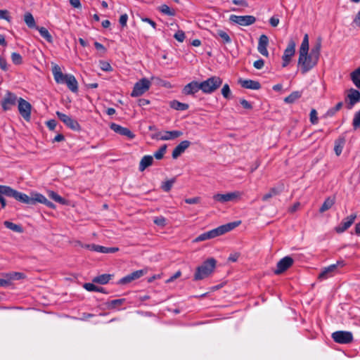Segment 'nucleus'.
<instances>
[{"instance_id":"8","label":"nucleus","mask_w":360,"mask_h":360,"mask_svg":"<svg viewBox=\"0 0 360 360\" xmlns=\"http://www.w3.org/2000/svg\"><path fill=\"white\" fill-rule=\"evenodd\" d=\"M242 193L240 191H233L227 193H217L213 195L215 201L224 203L230 201H236L240 198Z\"/></svg>"},{"instance_id":"22","label":"nucleus","mask_w":360,"mask_h":360,"mask_svg":"<svg viewBox=\"0 0 360 360\" xmlns=\"http://www.w3.org/2000/svg\"><path fill=\"white\" fill-rule=\"evenodd\" d=\"M356 215L355 214H352L345 218L340 224V225L336 227V231L338 233H342L346 231L348 228H349L352 224L354 223Z\"/></svg>"},{"instance_id":"39","label":"nucleus","mask_w":360,"mask_h":360,"mask_svg":"<svg viewBox=\"0 0 360 360\" xmlns=\"http://www.w3.org/2000/svg\"><path fill=\"white\" fill-rule=\"evenodd\" d=\"M351 79L354 84L360 89V67L351 73Z\"/></svg>"},{"instance_id":"47","label":"nucleus","mask_w":360,"mask_h":360,"mask_svg":"<svg viewBox=\"0 0 360 360\" xmlns=\"http://www.w3.org/2000/svg\"><path fill=\"white\" fill-rule=\"evenodd\" d=\"M342 107V102L338 103L335 107L330 108L326 113V116L332 117Z\"/></svg>"},{"instance_id":"38","label":"nucleus","mask_w":360,"mask_h":360,"mask_svg":"<svg viewBox=\"0 0 360 360\" xmlns=\"http://www.w3.org/2000/svg\"><path fill=\"white\" fill-rule=\"evenodd\" d=\"M4 195L8 197V191L7 186L0 185V202L1 205V208H4L6 205V202Z\"/></svg>"},{"instance_id":"63","label":"nucleus","mask_w":360,"mask_h":360,"mask_svg":"<svg viewBox=\"0 0 360 360\" xmlns=\"http://www.w3.org/2000/svg\"><path fill=\"white\" fill-rule=\"evenodd\" d=\"M240 103L245 109H251L252 108V105L245 99H241Z\"/></svg>"},{"instance_id":"30","label":"nucleus","mask_w":360,"mask_h":360,"mask_svg":"<svg viewBox=\"0 0 360 360\" xmlns=\"http://www.w3.org/2000/svg\"><path fill=\"white\" fill-rule=\"evenodd\" d=\"M34 200H35V203L40 202L44 205H46L47 207H49L50 208H53V209L55 208V205L53 202L48 200L46 199V198L44 195H43L42 194L35 193H34Z\"/></svg>"},{"instance_id":"52","label":"nucleus","mask_w":360,"mask_h":360,"mask_svg":"<svg viewBox=\"0 0 360 360\" xmlns=\"http://www.w3.org/2000/svg\"><path fill=\"white\" fill-rule=\"evenodd\" d=\"M352 125L354 129L360 127V110L355 113Z\"/></svg>"},{"instance_id":"42","label":"nucleus","mask_w":360,"mask_h":360,"mask_svg":"<svg viewBox=\"0 0 360 360\" xmlns=\"http://www.w3.org/2000/svg\"><path fill=\"white\" fill-rule=\"evenodd\" d=\"M302 96L300 91H293L288 96L284 98V101L287 103H293L295 101L300 98Z\"/></svg>"},{"instance_id":"20","label":"nucleus","mask_w":360,"mask_h":360,"mask_svg":"<svg viewBox=\"0 0 360 360\" xmlns=\"http://www.w3.org/2000/svg\"><path fill=\"white\" fill-rule=\"evenodd\" d=\"M91 251L101 252V253H114L118 251L117 248H107L96 244H88L83 246Z\"/></svg>"},{"instance_id":"18","label":"nucleus","mask_w":360,"mask_h":360,"mask_svg":"<svg viewBox=\"0 0 360 360\" xmlns=\"http://www.w3.org/2000/svg\"><path fill=\"white\" fill-rule=\"evenodd\" d=\"M294 260L289 256L284 257L278 261L276 265V269L274 270L275 274H281L289 269L293 264Z\"/></svg>"},{"instance_id":"19","label":"nucleus","mask_w":360,"mask_h":360,"mask_svg":"<svg viewBox=\"0 0 360 360\" xmlns=\"http://www.w3.org/2000/svg\"><path fill=\"white\" fill-rule=\"evenodd\" d=\"M110 128L115 133L127 136L129 139H133L135 137V134L128 128L123 127L117 124L112 123L110 125Z\"/></svg>"},{"instance_id":"11","label":"nucleus","mask_w":360,"mask_h":360,"mask_svg":"<svg viewBox=\"0 0 360 360\" xmlns=\"http://www.w3.org/2000/svg\"><path fill=\"white\" fill-rule=\"evenodd\" d=\"M240 224V221H236L233 222L228 223L226 224H224L218 226L216 229L210 230L212 234L213 238L219 236H221L231 230L234 229L237 226Z\"/></svg>"},{"instance_id":"41","label":"nucleus","mask_w":360,"mask_h":360,"mask_svg":"<svg viewBox=\"0 0 360 360\" xmlns=\"http://www.w3.org/2000/svg\"><path fill=\"white\" fill-rule=\"evenodd\" d=\"M36 29L39 31L41 36L43 38H44L47 41H49V42L53 41V38L46 28H45L44 27H36Z\"/></svg>"},{"instance_id":"16","label":"nucleus","mask_w":360,"mask_h":360,"mask_svg":"<svg viewBox=\"0 0 360 360\" xmlns=\"http://www.w3.org/2000/svg\"><path fill=\"white\" fill-rule=\"evenodd\" d=\"M18 111L20 115L26 120L29 121L31 117V104L25 99L20 98L18 99Z\"/></svg>"},{"instance_id":"58","label":"nucleus","mask_w":360,"mask_h":360,"mask_svg":"<svg viewBox=\"0 0 360 360\" xmlns=\"http://www.w3.org/2000/svg\"><path fill=\"white\" fill-rule=\"evenodd\" d=\"M174 37L179 42H183L185 39V34L183 31L179 30L175 33Z\"/></svg>"},{"instance_id":"56","label":"nucleus","mask_w":360,"mask_h":360,"mask_svg":"<svg viewBox=\"0 0 360 360\" xmlns=\"http://www.w3.org/2000/svg\"><path fill=\"white\" fill-rule=\"evenodd\" d=\"M310 122L311 124H315L318 122L317 112L315 109H311L310 112Z\"/></svg>"},{"instance_id":"55","label":"nucleus","mask_w":360,"mask_h":360,"mask_svg":"<svg viewBox=\"0 0 360 360\" xmlns=\"http://www.w3.org/2000/svg\"><path fill=\"white\" fill-rule=\"evenodd\" d=\"M124 302V299L113 300L109 302L108 307L110 308H116L117 306L122 304Z\"/></svg>"},{"instance_id":"13","label":"nucleus","mask_w":360,"mask_h":360,"mask_svg":"<svg viewBox=\"0 0 360 360\" xmlns=\"http://www.w3.org/2000/svg\"><path fill=\"white\" fill-rule=\"evenodd\" d=\"M231 22L240 26H249L256 22V18L253 15H231L229 17Z\"/></svg>"},{"instance_id":"35","label":"nucleus","mask_w":360,"mask_h":360,"mask_svg":"<svg viewBox=\"0 0 360 360\" xmlns=\"http://www.w3.org/2000/svg\"><path fill=\"white\" fill-rule=\"evenodd\" d=\"M24 21L29 28L37 27V26L36 25L35 20L32 14L30 12H27L25 14Z\"/></svg>"},{"instance_id":"49","label":"nucleus","mask_w":360,"mask_h":360,"mask_svg":"<svg viewBox=\"0 0 360 360\" xmlns=\"http://www.w3.org/2000/svg\"><path fill=\"white\" fill-rule=\"evenodd\" d=\"M222 96L226 98L230 99L231 98V91L228 84H225L221 89Z\"/></svg>"},{"instance_id":"23","label":"nucleus","mask_w":360,"mask_h":360,"mask_svg":"<svg viewBox=\"0 0 360 360\" xmlns=\"http://www.w3.org/2000/svg\"><path fill=\"white\" fill-rule=\"evenodd\" d=\"M145 272L143 270L135 271L126 276L121 278L119 281L120 284H127L136 279H138L144 275Z\"/></svg>"},{"instance_id":"54","label":"nucleus","mask_w":360,"mask_h":360,"mask_svg":"<svg viewBox=\"0 0 360 360\" xmlns=\"http://www.w3.org/2000/svg\"><path fill=\"white\" fill-rule=\"evenodd\" d=\"M153 222L158 226L164 227L166 225V219L162 216L157 217Z\"/></svg>"},{"instance_id":"24","label":"nucleus","mask_w":360,"mask_h":360,"mask_svg":"<svg viewBox=\"0 0 360 360\" xmlns=\"http://www.w3.org/2000/svg\"><path fill=\"white\" fill-rule=\"evenodd\" d=\"M191 145V142L189 141H182L178 144L172 152V158L174 159H176L179 157Z\"/></svg>"},{"instance_id":"32","label":"nucleus","mask_w":360,"mask_h":360,"mask_svg":"<svg viewBox=\"0 0 360 360\" xmlns=\"http://www.w3.org/2000/svg\"><path fill=\"white\" fill-rule=\"evenodd\" d=\"M335 197H328L327 198L324 202L323 203L322 206L319 209V212L321 213H323L324 212L330 209L333 205L335 204Z\"/></svg>"},{"instance_id":"33","label":"nucleus","mask_w":360,"mask_h":360,"mask_svg":"<svg viewBox=\"0 0 360 360\" xmlns=\"http://www.w3.org/2000/svg\"><path fill=\"white\" fill-rule=\"evenodd\" d=\"M345 143V139L344 137H340L335 141L334 150L335 154L339 156L342 151Z\"/></svg>"},{"instance_id":"21","label":"nucleus","mask_w":360,"mask_h":360,"mask_svg":"<svg viewBox=\"0 0 360 360\" xmlns=\"http://www.w3.org/2000/svg\"><path fill=\"white\" fill-rule=\"evenodd\" d=\"M269 44V38L265 34H262L259 37L258 41L257 50L264 56H268L269 52L267 50V46Z\"/></svg>"},{"instance_id":"59","label":"nucleus","mask_w":360,"mask_h":360,"mask_svg":"<svg viewBox=\"0 0 360 360\" xmlns=\"http://www.w3.org/2000/svg\"><path fill=\"white\" fill-rule=\"evenodd\" d=\"M0 68L4 71H6L8 70L7 62L2 56H0Z\"/></svg>"},{"instance_id":"3","label":"nucleus","mask_w":360,"mask_h":360,"mask_svg":"<svg viewBox=\"0 0 360 360\" xmlns=\"http://www.w3.org/2000/svg\"><path fill=\"white\" fill-rule=\"evenodd\" d=\"M216 263L217 262L214 258H210L205 261L201 265L196 268L193 280L200 281L210 276L216 267Z\"/></svg>"},{"instance_id":"64","label":"nucleus","mask_w":360,"mask_h":360,"mask_svg":"<svg viewBox=\"0 0 360 360\" xmlns=\"http://www.w3.org/2000/svg\"><path fill=\"white\" fill-rule=\"evenodd\" d=\"M269 23L272 27H276L279 24V19L276 17H271L269 20Z\"/></svg>"},{"instance_id":"57","label":"nucleus","mask_w":360,"mask_h":360,"mask_svg":"<svg viewBox=\"0 0 360 360\" xmlns=\"http://www.w3.org/2000/svg\"><path fill=\"white\" fill-rule=\"evenodd\" d=\"M0 18L4 19L8 22H11V16L9 15V13L7 10H0Z\"/></svg>"},{"instance_id":"12","label":"nucleus","mask_w":360,"mask_h":360,"mask_svg":"<svg viewBox=\"0 0 360 360\" xmlns=\"http://www.w3.org/2000/svg\"><path fill=\"white\" fill-rule=\"evenodd\" d=\"M333 340L339 344H348L352 342L353 335L351 332L339 330L332 333Z\"/></svg>"},{"instance_id":"60","label":"nucleus","mask_w":360,"mask_h":360,"mask_svg":"<svg viewBox=\"0 0 360 360\" xmlns=\"http://www.w3.org/2000/svg\"><path fill=\"white\" fill-rule=\"evenodd\" d=\"M127 20L128 15L125 13L120 16L119 22L122 27H125L127 25Z\"/></svg>"},{"instance_id":"45","label":"nucleus","mask_w":360,"mask_h":360,"mask_svg":"<svg viewBox=\"0 0 360 360\" xmlns=\"http://www.w3.org/2000/svg\"><path fill=\"white\" fill-rule=\"evenodd\" d=\"M7 280H9V285L13 280H20L23 278V274L19 272H11L6 275Z\"/></svg>"},{"instance_id":"17","label":"nucleus","mask_w":360,"mask_h":360,"mask_svg":"<svg viewBox=\"0 0 360 360\" xmlns=\"http://www.w3.org/2000/svg\"><path fill=\"white\" fill-rule=\"evenodd\" d=\"M360 101V92L354 89H350L348 91L347 95L345 98L347 108L350 110L353 106Z\"/></svg>"},{"instance_id":"62","label":"nucleus","mask_w":360,"mask_h":360,"mask_svg":"<svg viewBox=\"0 0 360 360\" xmlns=\"http://www.w3.org/2000/svg\"><path fill=\"white\" fill-rule=\"evenodd\" d=\"M56 124H57V122L55 120H51L46 122L47 127L51 130H54L56 127Z\"/></svg>"},{"instance_id":"27","label":"nucleus","mask_w":360,"mask_h":360,"mask_svg":"<svg viewBox=\"0 0 360 360\" xmlns=\"http://www.w3.org/2000/svg\"><path fill=\"white\" fill-rule=\"evenodd\" d=\"M183 133L181 131H166L160 134V139L163 141L172 140L182 136Z\"/></svg>"},{"instance_id":"36","label":"nucleus","mask_w":360,"mask_h":360,"mask_svg":"<svg viewBox=\"0 0 360 360\" xmlns=\"http://www.w3.org/2000/svg\"><path fill=\"white\" fill-rule=\"evenodd\" d=\"M169 106L176 110L184 111L188 108V105L186 103H181L178 101H172L169 103Z\"/></svg>"},{"instance_id":"9","label":"nucleus","mask_w":360,"mask_h":360,"mask_svg":"<svg viewBox=\"0 0 360 360\" xmlns=\"http://www.w3.org/2000/svg\"><path fill=\"white\" fill-rule=\"evenodd\" d=\"M56 115L58 119L64 123L68 128L79 131L81 130V127L78 122L74 119H72L69 115L60 112L59 111L56 112Z\"/></svg>"},{"instance_id":"28","label":"nucleus","mask_w":360,"mask_h":360,"mask_svg":"<svg viewBox=\"0 0 360 360\" xmlns=\"http://www.w3.org/2000/svg\"><path fill=\"white\" fill-rule=\"evenodd\" d=\"M284 189V186L283 184L279 185L276 187L271 188L269 191L264 195L262 197L263 201H267L271 198L279 195Z\"/></svg>"},{"instance_id":"46","label":"nucleus","mask_w":360,"mask_h":360,"mask_svg":"<svg viewBox=\"0 0 360 360\" xmlns=\"http://www.w3.org/2000/svg\"><path fill=\"white\" fill-rule=\"evenodd\" d=\"M175 181H176V178H172L169 180H167L165 182L162 183L161 188L165 192H168L171 190V188L173 186V184L175 183Z\"/></svg>"},{"instance_id":"34","label":"nucleus","mask_w":360,"mask_h":360,"mask_svg":"<svg viewBox=\"0 0 360 360\" xmlns=\"http://www.w3.org/2000/svg\"><path fill=\"white\" fill-rule=\"evenodd\" d=\"M47 194L50 198L61 205L68 204V201L65 198H62L60 195L53 191H48Z\"/></svg>"},{"instance_id":"7","label":"nucleus","mask_w":360,"mask_h":360,"mask_svg":"<svg viewBox=\"0 0 360 360\" xmlns=\"http://www.w3.org/2000/svg\"><path fill=\"white\" fill-rule=\"evenodd\" d=\"M151 85V82L146 78H143L137 82L131 93L132 97H138L147 91Z\"/></svg>"},{"instance_id":"26","label":"nucleus","mask_w":360,"mask_h":360,"mask_svg":"<svg viewBox=\"0 0 360 360\" xmlns=\"http://www.w3.org/2000/svg\"><path fill=\"white\" fill-rule=\"evenodd\" d=\"M238 82L242 87L249 89L258 90L261 88V84L259 82L252 79H239Z\"/></svg>"},{"instance_id":"29","label":"nucleus","mask_w":360,"mask_h":360,"mask_svg":"<svg viewBox=\"0 0 360 360\" xmlns=\"http://www.w3.org/2000/svg\"><path fill=\"white\" fill-rule=\"evenodd\" d=\"M153 162V157L151 155L143 156L139 163V170L141 172L144 171L147 167L152 165Z\"/></svg>"},{"instance_id":"6","label":"nucleus","mask_w":360,"mask_h":360,"mask_svg":"<svg viewBox=\"0 0 360 360\" xmlns=\"http://www.w3.org/2000/svg\"><path fill=\"white\" fill-rule=\"evenodd\" d=\"M345 264L342 261H338L336 264L323 268L319 274L318 279L323 281L333 277L338 272V267L343 266Z\"/></svg>"},{"instance_id":"43","label":"nucleus","mask_w":360,"mask_h":360,"mask_svg":"<svg viewBox=\"0 0 360 360\" xmlns=\"http://www.w3.org/2000/svg\"><path fill=\"white\" fill-rule=\"evenodd\" d=\"M4 224L7 229H9L15 232H17V233L22 232V229L20 225L15 224L13 222L8 221H5L4 222Z\"/></svg>"},{"instance_id":"44","label":"nucleus","mask_w":360,"mask_h":360,"mask_svg":"<svg viewBox=\"0 0 360 360\" xmlns=\"http://www.w3.org/2000/svg\"><path fill=\"white\" fill-rule=\"evenodd\" d=\"M159 11L165 15L168 16H174L175 11L171 9L167 5L162 4L159 7Z\"/></svg>"},{"instance_id":"10","label":"nucleus","mask_w":360,"mask_h":360,"mask_svg":"<svg viewBox=\"0 0 360 360\" xmlns=\"http://www.w3.org/2000/svg\"><path fill=\"white\" fill-rule=\"evenodd\" d=\"M240 224V221H236L233 222L228 223L226 224H224L218 226L216 229L210 230L212 234L213 238L219 236H221L231 230L234 229L237 226Z\"/></svg>"},{"instance_id":"2","label":"nucleus","mask_w":360,"mask_h":360,"mask_svg":"<svg viewBox=\"0 0 360 360\" xmlns=\"http://www.w3.org/2000/svg\"><path fill=\"white\" fill-rule=\"evenodd\" d=\"M52 73L56 83L66 84L71 91L74 93L77 92L78 82L74 75L69 74L64 75L60 66L56 64L52 67Z\"/></svg>"},{"instance_id":"14","label":"nucleus","mask_w":360,"mask_h":360,"mask_svg":"<svg viewBox=\"0 0 360 360\" xmlns=\"http://www.w3.org/2000/svg\"><path fill=\"white\" fill-rule=\"evenodd\" d=\"M295 46H296V43L295 42V41L293 39H290L288 41V46H287L286 49L284 50V53L282 56V60H283L282 66L283 68L288 65V64L290 63V62L291 60L292 57L295 55Z\"/></svg>"},{"instance_id":"53","label":"nucleus","mask_w":360,"mask_h":360,"mask_svg":"<svg viewBox=\"0 0 360 360\" xmlns=\"http://www.w3.org/2000/svg\"><path fill=\"white\" fill-rule=\"evenodd\" d=\"M12 62L15 65H20L22 62V56L18 53H13L11 54Z\"/></svg>"},{"instance_id":"15","label":"nucleus","mask_w":360,"mask_h":360,"mask_svg":"<svg viewBox=\"0 0 360 360\" xmlns=\"http://www.w3.org/2000/svg\"><path fill=\"white\" fill-rule=\"evenodd\" d=\"M18 99L15 94L11 91H6L4 97L1 101V105L4 111L9 110L13 106L15 105Z\"/></svg>"},{"instance_id":"37","label":"nucleus","mask_w":360,"mask_h":360,"mask_svg":"<svg viewBox=\"0 0 360 360\" xmlns=\"http://www.w3.org/2000/svg\"><path fill=\"white\" fill-rule=\"evenodd\" d=\"M309 51V36L305 34L299 49V55H303Z\"/></svg>"},{"instance_id":"51","label":"nucleus","mask_w":360,"mask_h":360,"mask_svg":"<svg viewBox=\"0 0 360 360\" xmlns=\"http://www.w3.org/2000/svg\"><path fill=\"white\" fill-rule=\"evenodd\" d=\"M99 66L102 70L105 71V72H111L112 70V68L110 64L107 61L100 60Z\"/></svg>"},{"instance_id":"40","label":"nucleus","mask_w":360,"mask_h":360,"mask_svg":"<svg viewBox=\"0 0 360 360\" xmlns=\"http://www.w3.org/2000/svg\"><path fill=\"white\" fill-rule=\"evenodd\" d=\"M83 286L87 291L89 292H100L105 293V291L103 288L96 286V285L91 283H84Z\"/></svg>"},{"instance_id":"61","label":"nucleus","mask_w":360,"mask_h":360,"mask_svg":"<svg viewBox=\"0 0 360 360\" xmlns=\"http://www.w3.org/2000/svg\"><path fill=\"white\" fill-rule=\"evenodd\" d=\"M264 62L262 59H259V60L255 61L254 64H253L254 67L258 70L262 69L264 67Z\"/></svg>"},{"instance_id":"4","label":"nucleus","mask_w":360,"mask_h":360,"mask_svg":"<svg viewBox=\"0 0 360 360\" xmlns=\"http://www.w3.org/2000/svg\"><path fill=\"white\" fill-rule=\"evenodd\" d=\"M222 84L219 77L213 76L200 82L201 91L205 94H212Z\"/></svg>"},{"instance_id":"5","label":"nucleus","mask_w":360,"mask_h":360,"mask_svg":"<svg viewBox=\"0 0 360 360\" xmlns=\"http://www.w3.org/2000/svg\"><path fill=\"white\" fill-rule=\"evenodd\" d=\"M8 197H12L20 202L25 203L27 205L35 204L34 193L32 194V197H29L25 193L14 190L10 186H8Z\"/></svg>"},{"instance_id":"25","label":"nucleus","mask_w":360,"mask_h":360,"mask_svg":"<svg viewBox=\"0 0 360 360\" xmlns=\"http://www.w3.org/2000/svg\"><path fill=\"white\" fill-rule=\"evenodd\" d=\"M199 90H201L200 82L193 81L184 87L183 94L185 95H193Z\"/></svg>"},{"instance_id":"1","label":"nucleus","mask_w":360,"mask_h":360,"mask_svg":"<svg viewBox=\"0 0 360 360\" xmlns=\"http://www.w3.org/2000/svg\"><path fill=\"white\" fill-rule=\"evenodd\" d=\"M321 44L318 42L311 50L310 53L299 55L298 65L301 67V71L305 74L312 69L318 63L320 56Z\"/></svg>"},{"instance_id":"31","label":"nucleus","mask_w":360,"mask_h":360,"mask_svg":"<svg viewBox=\"0 0 360 360\" xmlns=\"http://www.w3.org/2000/svg\"><path fill=\"white\" fill-rule=\"evenodd\" d=\"M112 275L109 274H104L96 276L93 278L92 281L96 283H99L101 285L107 284L110 280L112 278Z\"/></svg>"},{"instance_id":"48","label":"nucleus","mask_w":360,"mask_h":360,"mask_svg":"<svg viewBox=\"0 0 360 360\" xmlns=\"http://www.w3.org/2000/svg\"><path fill=\"white\" fill-rule=\"evenodd\" d=\"M166 150H167V146L166 145L162 146L157 151H155L154 153V157L157 160H161L163 158V156L166 152Z\"/></svg>"},{"instance_id":"50","label":"nucleus","mask_w":360,"mask_h":360,"mask_svg":"<svg viewBox=\"0 0 360 360\" xmlns=\"http://www.w3.org/2000/svg\"><path fill=\"white\" fill-rule=\"evenodd\" d=\"M217 34L224 43L229 44L231 42V38L226 32L223 30H218Z\"/></svg>"}]
</instances>
